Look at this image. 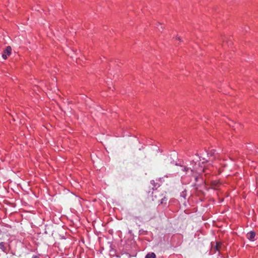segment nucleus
I'll return each mask as SVG.
<instances>
[{
  "mask_svg": "<svg viewBox=\"0 0 258 258\" xmlns=\"http://www.w3.org/2000/svg\"><path fill=\"white\" fill-rule=\"evenodd\" d=\"M216 150H212L210 151V153H208V155H210L211 156L214 155L215 153Z\"/></svg>",
  "mask_w": 258,
  "mask_h": 258,
  "instance_id": "nucleus-6",
  "label": "nucleus"
},
{
  "mask_svg": "<svg viewBox=\"0 0 258 258\" xmlns=\"http://www.w3.org/2000/svg\"><path fill=\"white\" fill-rule=\"evenodd\" d=\"M164 200H165V198H164V199H161V202H160V203H161V204L163 203Z\"/></svg>",
  "mask_w": 258,
  "mask_h": 258,
  "instance_id": "nucleus-8",
  "label": "nucleus"
},
{
  "mask_svg": "<svg viewBox=\"0 0 258 258\" xmlns=\"http://www.w3.org/2000/svg\"><path fill=\"white\" fill-rule=\"evenodd\" d=\"M219 244L217 243V245H216V249H217V250H219Z\"/></svg>",
  "mask_w": 258,
  "mask_h": 258,
  "instance_id": "nucleus-9",
  "label": "nucleus"
},
{
  "mask_svg": "<svg viewBox=\"0 0 258 258\" xmlns=\"http://www.w3.org/2000/svg\"><path fill=\"white\" fill-rule=\"evenodd\" d=\"M220 185V182L217 180L212 181H211V187L215 189H217V188Z\"/></svg>",
  "mask_w": 258,
  "mask_h": 258,
  "instance_id": "nucleus-3",
  "label": "nucleus"
},
{
  "mask_svg": "<svg viewBox=\"0 0 258 258\" xmlns=\"http://www.w3.org/2000/svg\"><path fill=\"white\" fill-rule=\"evenodd\" d=\"M198 176H196V177H195V180H196V181H197V180H198Z\"/></svg>",
  "mask_w": 258,
  "mask_h": 258,
  "instance_id": "nucleus-10",
  "label": "nucleus"
},
{
  "mask_svg": "<svg viewBox=\"0 0 258 258\" xmlns=\"http://www.w3.org/2000/svg\"><path fill=\"white\" fill-rule=\"evenodd\" d=\"M156 256L155 253L151 252L148 253L146 256L145 258H156Z\"/></svg>",
  "mask_w": 258,
  "mask_h": 258,
  "instance_id": "nucleus-4",
  "label": "nucleus"
},
{
  "mask_svg": "<svg viewBox=\"0 0 258 258\" xmlns=\"http://www.w3.org/2000/svg\"><path fill=\"white\" fill-rule=\"evenodd\" d=\"M255 236V233L252 231L247 233V234H246L247 238L250 241L254 240Z\"/></svg>",
  "mask_w": 258,
  "mask_h": 258,
  "instance_id": "nucleus-2",
  "label": "nucleus"
},
{
  "mask_svg": "<svg viewBox=\"0 0 258 258\" xmlns=\"http://www.w3.org/2000/svg\"><path fill=\"white\" fill-rule=\"evenodd\" d=\"M176 39H177V40H179V41H180V40H181V38H180V37L179 36H177L176 37Z\"/></svg>",
  "mask_w": 258,
  "mask_h": 258,
  "instance_id": "nucleus-7",
  "label": "nucleus"
},
{
  "mask_svg": "<svg viewBox=\"0 0 258 258\" xmlns=\"http://www.w3.org/2000/svg\"><path fill=\"white\" fill-rule=\"evenodd\" d=\"M194 169H191V170H190V171H191V172H194Z\"/></svg>",
  "mask_w": 258,
  "mask_h": 258,
  "instance_id": "nucleus-11",
  "label": "nucleus"
},
{
  "mask_svg": "<svg viewBox=\"0 0 258 258\" xmlns=\"http://www.w3.org/2000/svg\"><path fill=\"white\" fill-rule=\"evenodd\" d=\"M189 170V168L187 167L181 166L180 167V171L186 173V172Z\"/></svg>",
  "mask_w": 258,
  "mask_h": 258,
  "instance_id": "nucleus-5",
  "label": "nucleus"
},
{
  "mask_svg": "<svg viewBox=\"0 0 258 258\" xmlns=\"http://www.w3.org/2000/svg\"><path fill=\"white\" fill-rule=\"evenodd\" d=\"M12 48L11 46H8L6 47V49L4 50L2 54V57L4 59H6L8 56L11 54Z\"/></svg>",
  "mask_w": 258,
  "mask_h": 258,
  "instance_id": "nucleus-1",
  "label": "nucleus"
}]
</instances>
